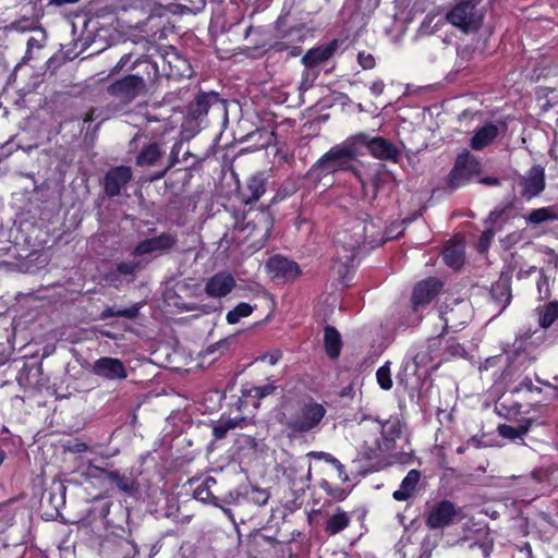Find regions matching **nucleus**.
Masks as SVG:
<instances>
[{"label": "nucleus", "mask_w": 558, "mask_h": 558, "mask_svg": "<svg viewBox=\"0 0 558 558\" xmlns=\"http://www.w3.org/2000/svg\"><path fill=\"white\" fill-rule=\"evenodd\" d=\"M557 213L555 211V207L547 206V207H541L533 209L526 217L525 221L529 225H541L546 221H553L556 220Z\"/></svg>", "instance_id": "e433bc0d"}, {"label": "nucleus", "mask_w": 558, "mask_h": 558, "mask_svg": "<svg viewBox=\"0 0 558 558\" xmlns=\"http://www.w3.org/2000/svg\"><path fill=\"white\" fill-rule=\"evenodd\" d=\"M544 286L546 287V295L545 296H547L548 295V277L542 270L539 274V279L537 281V289H538L539 293H542V289Z\"/></svg>", "instance_id": "338daca9"}, {"label": "nucleus", "mask_w": 558, "mask_h": 558, "mask_svg": "<svg viewBox=\"0 0 558 558\" xmlns=\"http://www.w3.org/2000/svg\"><path fill=\"white\" fill-rule=\"evenodd\" d=\"M165 150L161 145L153 142L144 146L135 158V165L138 167H153L156 166L159 159L163 156Z\"/></svg>", "instance_id": "b1692460"}, {"label": "nucleus", "mask_w": 558, "mask_h": 558, "mask_svg": "<svg viewBox=\"0 0 558 558\" xmlns=\"http://www.w3.org/2000/svg\"><path fill=\"white\" fill-rule=\"evenodd\" d=\"M132 178L133 172L129 166H116L110 168L102 180L105 194L110 198L119 196Z\"/></svg>", "instance_id": "ddd939ff"}, {"label": "nucleus", "mask_w": 558, "mask_h": 558, "mask_svg": "<svg viewBox=\"0 0 558 558\" xmlns=\"http://www.w3.org/2000/svg\"><path fill=\"white\" fill-rule=\"evenodd\" d=\"M138 75H132L130 72L118 80L112 81L107 87L106 93L119 101L122 106L131 105L137 97L145 94L144 80L149 78Z\"/></svg>", "instance_id": "1a4fd4ad"}, {"label": "nucleus", "mask_w": 558, "mask_h": 558, "mask_svg": "<svg viewBox=\"0 0 558 558\" xmlns=\"http://www.w3.org/2000/svg\"><path fill=\"white\" fill-rule=\"evenodd\" d=\"M280 359V351H269L259 357L262 362L268 363L269 365H275Z\"/></svg>", "instance_id": "bf43d9fd"}, {"label": "nucleus", "mask_w": 558, "mask_h": 558, "mask_svg": "<svg viewBox=\"0 0 558 558\" xmlns=\"http://www.w3.org/2000/svg\"><path fill=\"white\" fill-rule=\"evenodd\" d=\"M236 282L228 271H219L207 279L204 291L210 298H225L232 292Z\"/></svg>", "instance_id": "f3484780"}, {"label": "nucleus", "mask_w": 558, "mask_h": 558, "mask_svg": "<svg viewBox=\"0 0 558 558\" xmlns=\"http://www.w3.org/2000/svg\"><path fill=\"white\" fill-rule=\"evenodd\" d=\"M442 286V282L435 277L417 282L412 292V310L417 312L421 307L427 306L439 294Z\"/></svg>", "instance_id": "4468645a"}, {"label": "nucleus", "mask_w": 558, "mask_h": 558, "mask_svg": "<svg viewBox=\"0 0 558 558\" xmlns=\"http://www.w3.org/2000/svg\"><path fill=\"white\" fill-rule=\"evenodd\" d=\"M246 417L243 415H236L229 417L222 415L213 427V436L215 439H223L227 434L235 428H243L246 425Z\"/></svg>", "instance_id": "5701e85b"}, {"label": "nucleus", "mask_w": 558, "mask_h": 558, "mask_svg": "<svg viewBox=\"0 0 558 558\" xmlns=\"http://www.w3.org/2000/svg\"><path fill=\"white\" fill-rule=\"evenodd\" d=\"M311 456H317V457H325L327 461L331 462L336 469L338 470L339 472V476L342 477L343 481H347V475L344 474V466L340 463L339 460H337L336 458L331 457L330 454H326V453H316V452H311L310 453Z\"/></svg>", "instance_id": "603ef678"}, {"label": "nucleus", "mask_w": 558, "mask_h": 558, "mask_svg": "<svg viewBox=\"0 0 558 558\" xmlns=\"http://www.w3.org/2000/svg\"><path fill=\"white\" fill-rule=\"evenodd\" d=\"M535 423L536 420L534 418H523L517 426L500 424L498 425L497 430L501 437L514 440L522 438Z\"/></svg>", "instance_id": "7c9ffc66"}, {"label": "nucleus", "mask_w": 558, "mask_h": 558, "mask_svg": "<svg viewBox=\"0 0 558 558\" xmlns=\"http://www.w3.org/2000/svg\"><path fill=\"white\" fill-rule=\"evenodd\" d=\"M254 137H258L254 144L255 149L267 148L269 145L276 142L277 133L275 130L268 131L265 128H256L255 131L243 136L242 141L247 142Z\"/></svg>", "instance_id": "f704fd0d"}, {"label": "nucleus", "mask_w": 558, "mask_h": 558, "mask_svg": "<svg viewBox=\"0 0 558 558\" xmlns=\"http://www.w3.org/2000/svg\"><path fill=\"white\" fill-rule=\"evenodd\" d=\"M119 71L130 72L132 75H138L149 78L144 80V92H147L148 84H154L160 76L159 66L157 62L153 61L150 57L144 53H136L130 51L121 56V59L117 65L111 70V73H118Z\"/></svg>", "instance_id": "20e7f679"}, {"label": "nucleus", "mask_w": 558, "mask_h": 558, "mask_svg": "<svg viewBox=\"0 0 558 558\" xmlns=\"http://www.w3.org/2000/svg\"><path fill=\"white\" fill-rule=\"evenodd\" d=\"M178 243V235L174 232H162L157 236H151L140 241L133 248V256H144L149 254H168Z\"/></svg>", "instance_id": "f8f14e48"}, {"label": "nucleus", "mask_w": 558, "mask_h": 558, "mask_svg": "<svg viewBox=\"0 0 558 558\" xmlns=\"http://www.w3.org/2000/svg\"><path fill=\"white\" fill-rule=\"evenodd\" d=\"M498 135V128L494 123H487L475 131L470 145L474 150H482L488 146Z\"/></svg>", "instance_id": "393cba45"}, {"label": "nucleus", "mask_w": 558, "mask_h": 558, "mask_svg": "<svg viewBox=\"0 0 558 558\" xmlns=\"http://www.w3.org/2000/svg\"><path fill=\"white\" fill-rule=\"evenodd\" d=\"M371 89V93L374 95V96H379L384 93V89H385V84L383 81H375L373 82V84L371 85L369 87Z\"/></svg>", "instance_id": "69168bd1"}, {"label": "nucleus", "mask_w": 558, "mask_h": 558, "mask_svg": "<svg viewBox=\"0 0 558 558\" xmlns=\"http://www.w3.org/2000/svg\"><path fill=\"white\" fill-rule=\"evenodd\" d=\"M186 4L185 8L193 13L201 12L205 5L207 0H185Z\"/></svg>", "instance_id": "13d9d810"}, {"label": "nucleus", "mask_w": 558, "mask_h": 558, "mask_svg": "<svg viewBox=\"0 0 558 558\" xmlns=\"http://www.w3.org/2000/svg\"><path fill=\"white\" fill-rule=\"evenodd\" d=\"M505 211H506L505 208L495 209V210L490 211L485 222L493 226L505 214Z\"/></svg>", "instance_id": "e2e57ef3"}, {"label": "nucleus", "mask_w": 558, "mask_h": 558, "mask_svg": "<svg viewBox=\"0 0 558 558\" xmlns=\"http://www.w3.org/2000/svg\"><path fill=\"white\" fill-rule=\"evenodd\" d=\"M495 229L493 227L485 229L480 235L477 247L481 253H484L490 246L493 239L495 236Z\"/></svg>", "instance_id": "09e8293b"}, {"label": "nucleus", "mask_w": 558, "mask_h": 558, "mask_svg": "<svg viewBox=\"0 0 558 558\" xmlns=\"http://www.w3.org/2000/svg\"><path fill=\"white\" fill-rule=\"evenodd\" d=\"M37 28L38 27L36 26V22L27 16H23L19 20H15L9 26V29L15 31L19 33L32 32V31H36Z\"/></svg>", "instance_id": "a18cd8bd"}, {"label": "nucleus", "mask_w": 558, "mask_h": 558, "mask_svg": "<svg viewBox=\"0 0 558 558\" xmlns=\"http://www.w3.org/2000/svg\"><path fill=\"white\" fill-rule=\"evenodd\" d=\"M107 480L120 492L133 494L136 489V481L131 473L119 471H105Z\"/></svg>", "instance_id": "bb28decb"}, {"label": "nucleus", "mask_w": 558, "mask_h": 558, "mask_svg": "<svg viewBox=\"0 0 558 558\" xmlns=\"http://www.w3.org/2000/svg\"><path fill=\"white\" fill-rule=\"evenodd\" d=\"M520 185L522 186L521 195L525 199L530 201L539 195L546 186L545 169L541 165H534L521 179Z\"/></svg>", "instance_id": "dca6fc26"}, {"label": "nucleus", "mask_w": 558, "mask_h": 558, "mask_svg": "<svg viewBox=\"0 0 558 558\" xmlns=\"http://www.w3.org/2000/svg\"><path fill=\"white\" fill-rule=\"evenodd\" d=\"M94 373L108 379H122L126 376L123 364L111 357L99 359L94 365Z\"/></svg>", "instance_id": "412c9836"}, {"label": "nucleus", "mask_w": 558, "mask_h": 558, "mask_svg": "<svg viewBox=\"0 0 558 558\" xmlns=\"http://www.w3.org/2000/svg\"><path fill=\"white\" fill-rule=\"evenodd\" d=\"M558 319V301H550L544 305L539 313V325L549 328Z\"/></svg>", "instance_id": "ea45409f"}, {"label": "nucleus", "mask_w": 558, "mask_h": 558, "mask_svg": "<svg viewBox=\"0 0 558 558\" xmlns=\"http://www.w3.org/2000/svg\"><path fill=\"white\" fill-rule=\"evenodd\" d=\"M523 389H525V390H527V391H531V392L536 391V392H538V393L542 391V390H541V388H538V387L534 386V385H533V383H532V379H531V378H527V377H526V378H524V379H523V380H522V381H521V383H520V384L514 388V391H515V392H519V391H521V390H523Z\"/></svg>", "instance_id": "4d7b16f0"}, {"label": "nucleus", "mask_w": 558, "mask_h": 558, "mask_svg": "<svg viewBox=\"0 0 558 558\" xmlns=\"http://www.w3.org/2000/svg\"><path fill=\"white\" fill-rule=\"evenodd\" d=\"M264 268L269 279L277 284L292 283L302 276L300 265L280 253L269 256Z\"/></svg>", "instance_id": "9d476101"}, {"label": "nucleus", "mask_w": 558, "mask_h": 558, "mask_svg": "<svg viewBox=\"0 0 558 558\" xmlns=\"http://www.w3.org/2000/svg\"><path fill=\"white\" fill-rule=\"evenodd\" d=\"M481 173L482 163L478 157L464 149L458 154L454 165L446 178V184L450 190H458L471 183Z\"/></svg>", "instance_id": "39448f33"}, {"label": "nucleus", "mask_w": 558, "mask_h": 558, "mask_svg": "<svg viewBox=\"0 0 558 558\" xmlns=\"http://www.w3.org/2000/svg\"><path fill=\"white\" fill-rule=\"evenodd\" d=\"M193 496L198 501H202L204 504H210V505L219 508L233 524H236L235 514H234L233 510H231L228 507H225V505L220 501V498L216 497L211 493V490L208 489V487L204 486L203 484H199L194 489Z\"/></svg>", "instance_id": "4be33fe9"}, {"label": "nucleus", "mask_w": 558, "mask_h": 558, "mask_svg": "<svg viewBox=\"0 0 558 558\" xmlns=\"http://www.w3.org/2000/svg\"><path fill=\"white\" fill-rule=\"evenodd\" d=\"M144 303L138 302L132 304L126 308H116V306H107L100 314L99 318L105 320L112 317H123L128 319H135L140 315V311L143 307Z\"/></svg>", "instance_id": "2f4dec72"}, {"label": "nucleus", "mask_w": 558, "mask_h": 558, "mask_svg": "<svg viewBox=\"0 0 558 558\" xmlns=\"http://www.w3.org/2000/svg\"><path fill=\"white\" fill-rule=\"evenodd\" d=\"M120 547L125 553V558H132L138 553L136 545L129 539H122L120 542Z\"/></svg>", "instance_id": "5fc2aeb1"}, {"label": "nucleus", "mask_w": 558, "mask_h": 558, "mask_svg": "<svg viewBox=\"0 0 558 558\" xmlns=\"http://www.w3.org/2000/svg\"><path fill=\"white\" fill-rule=\"evenodd\" d=\"M444 260L449 267L459 268L464 263V256L456 248H446L444 252Z\"/></svg>", "instance_id": "49530a36"}, {"label": "nucleus", "mask_w": 558, "mask_h": 558, "mask_svg": "<svg viewBox=\"0 0 558 558\" xmlns=\"http://www.w3.org/2000/svg\"><path fill=\"white\" fill-rule=\"evenodd\" d=\"M116 268L120 275L135 277L136 272L141 269L140 260L119 262Z\"/></svg>", "instance_id": "de8ad7c7"}, {"label": "nucleus", "mask_w": 558, "mask_h": 558, "mask_svg": "<svg viewBox=\"0 0 558 558\" xmlns=\"http://www.w3.org/2000/svg\"><path fill=\"white\" fill-rule=\"evenodd\" d=\"M357 62L363 70H372L376 65V60L372 53L361 51L357 54Z\"/></svg>", "instance_id": "8fccbe9b"}, {"label": "nucleus", "mask_w": 558, "mask_h": 558, "mask_svg": "<svg viewBox=\"0 0 558 558\" xmlns=\"http://www.w3.org/2000/svg\"><path fill=\"white\" fill-rule=\"evenodd\" d=\"M266 192L265 180L260 175H252L246 186L241 191L242 199L245 204L258 201Z\"/></svg>", "instance_id": "c85d7f7f"}, {"label": "nucleus", "mask_w": 558, "mask_h": 558, "mask_svg": "<svg viewBox=\"0 0 558 558\" xmlns=\"http://www.w3.org/2000/svg\"><path fill=\"white\" fill-rule=\"evenodd\" d=\"M481 0H460L447 13L446 20L465 34L477 32L482 26V16L476 13Z\"/></svg>", "instance_id": "6e6552de"}, {"label": "nucleus", "mask_w": 558, "mask_h": 558, "mask_svg": "<svg viewBox=\"0 0 558 558\" xmlns=\"http://www.w3.org/2000/svg\"><path fill=\"white\" fill-rule=\"evenodd\" d=\"M178 162V151H175V146L172 147V150L170 153V156H169V163L167 165V167L157 172L155 175H154V179H161L166 175V173Z\"/></svg>", "instance_id": "864d4df0"}, {"label": "nucleus", "mask_w": 558, "mask_h": 558, "mask_svg": "<svg viewBox=\"0 0 558 558\" xmlns=\"http://www.w3.org/2000/svg\"><path fill=\"white\" fill-rule=\"evenodd\" d=\"M390 363L386 362L385 365L380 366L376 372L377 383L384 390H389L392 387Z\"/></svg>", "instance_id": "c03bdc74"}, {"label": "nucleus", "mask_w": 558, "mask_h": 558, "mask_svg": "<svg viewBox=\"0 0 558 558\" xmlns=\"http://www.w3.org/2000/svg\"><path fill=\"white\" fill-rule=\"evenodd\" d=\"M375 229L372 217L368 214H362L353 218L349 227L337 233L332 268L342 286H349L360 247L365 244L373 246L380 242L375 236Z\"/></svg>", "instance_id": "f257e3e1"}, {"label": "nucleus", "mask_w": 558, "mask_h": 558, "mask_svg": "<svg viewBox=\"0 0 558 558\" xmlns=\"http://www.w3.org/2000/svg\"><path fill=\"white\" fill-rule=\"evenodd\" d=\"M163 62L162 72L168 78L180 80L192 75V68L187 60L178 52L161 56Z\"/></svg>", "instance_id": "a211bd4d"}, {"label": "nucleus", "mask_w": 558, "mask_h": 558, "mask_svg": "<svg viewBox=\"0 0 558 558\" xmlns=\"http://www.w3.org/2000/svg\"><path fill=\"white\" fill-rule=\"evenodd\" d=\"M269 493L266 489L248 486L247 504L252 502L258 507L265 506L269 500Z\"/></svg>", "instance_id": "37998d69"}, {"label": "nucleus", "mask_w": 558, "mask_h": 558, "mask_svg": "<svg viewBox=\"0 0 558 558\" xmlns=\"http://www.w3.org/2000/svg\"><path fill=\"white\" fill-rule=\"evenodd\" d=\"M421 480V473L417 470H411L402 480L399 489L393 492V498L398 501L408 500L413 496L415 488Z\"/></svg>", "instance_id": "a878e982"}, {"label": "nucleus", "mask_w": 558, "mask_h": 558, "mask_svg": "<svg viewBox=\"0 0 558 558\" xmlns=\"http://www.w3.org/2000/svg\"><path fill=\"white\" fill-rule=\"evenodd\" d=\"M221 104L220 95L216 92H199L187 106V116L202 122L211 107Z\"/></svg>", "instance_id": "2eb2a0df"}, {"label": "nucleus", "mask_w": 558, "mask_h": 558, "mask_svg": "<svg viewBox=\"0 0 558 558\" xmlns=\"http://www.w3.org/2000/svg\"><path fill=\"white\" fill-rule=\"evenodd\" d=\"M461 509L449 500L432 505L426 511L425 523L430 530H441L453 524L460 518Z\"/></svg>", "instance_id": "9b49d317"}, {"label": "nucleus", "mask_w": 558, "mask_h": 558, "mask_svg": "<svg viewBox=\"0 0 558 558\" xmlns=\"http://www.w3.org/2000/svg\"><path fill=\"white\" fill-rule=\"evenodd\" d=\"M65 449L72 453H82L87 451L88 446L85 442L75 439L73 441H69Z\"/></svg>", "instance_id": "6e6d98bb"}, {"label": "nucleus", "mask_w": 558, "mask_h": 558, "mask_svg": "<svg viewBox=\"0 0 558 558\" xmlns=\"http://www.w3.org/2000/svg\"><path fill=\"white\" fill-rule=\"evenodd\" d=\"M36 32H37V35L29 37L26 43V51L23 57L24 62H28L29 60L34 59L33 51L35 49L39 50V49L44 48L46 45V41H47L46 32L41 27H38L36 29Z\"/></svg>", "instance_id": "4c0bfd02"}, {"label": "nucleus", "mask_w": 558, "mask_h": 558, "mask_svg": "<svg viewBox=\"0 0 558 558\" xmlns=\"http://www.w3.org/2000/svg\"><path fill=\"white\" fill-rule=\"evenodd\" d=\"M351 517L348 512L338 509L326 522L325 532L328 535H336L349 526Z\"/></svg>", "instance_id": "473e14b6"}, {"label": "nucleus", "mask_w": 558, "mask_h": 558, "mask_svg": "<svg viewBox=\"0 0 558 558\" xmlns=\"http://www.w3.org/2000/svg\"><path fill=\"white\" fill-rule=\"evenodd\" d=\"M478 183L487 186H498L500 185V179L496 177H482L478 179Z\"/></svg>", "instance_id": "0e129e2a"}, {"label": "nucleus", "mask_w": 558, "mask_h": 558, "mask_svg": "<svg viewBox=\"0 0 558 558\" xmlns=\"http://www.w3.org/2000/svg\"><path fill=\"white\" fill-rule=\"evenodd\" d=\"M490 294L494 301L501 304L504 311L512 300L511 284L509 281H497L492 284Z\"/></svg>", "instance_id": "72a5a7b5"}, {"label": "nucleus", "mask_w": 558, "mask_h": 558, "mask_svg": "<svg viewBox=\"0 0 558 558\" xmlns=\"http://www.w3.org/2000/svg\"><path fill=\"white\" fill-rule=\"evenodd\" d=\"M279 390V387L274 383H266L260 386H251L242 389L243 397L253 400L255 408L259 407V403L265 398L275 395Z\"/></svg>", "instance_id": "c756f323"}, {"label": "nucleus", "mask_w": 558, "mask_h": 558, "mask_svg": "<svg viewBox=\"0 0 558 558\" xmlns=\"http://www.w3.org/2000/svg\"><path fill=\"white\" fill-rule=\"evenodd\" d=\"M324 349H342V338L336 327H324Z\"/></svg>", "instance_id": "79ce46f5"}, {"label": "nucleus", "mask_w": 558, "mask_h": 558, "mask_svg": "<svg viewBox=\"0 0 558 558\" xmlns=\"http://www.w3.org/2000/svg\"><path fill=\"white\" fill-rule=\"evenodd\" d=\"M190 351H171V354L168 356H174V369H181L182 366L179 364L180 360L185 359L189 355Z\"/></svg>", "instance_id": "680f3d73"}, {"label": "nucleus", "mask_w": 558, "mask_h": 558, "mask_svg": "<svg viewBox=\"0 0 558 558\" xmlns=\"http://www.w3.org/2000/svg\"><path fill=\"white\" fill-rule=\"evenodd\" d=\"M105 280L111 284V286H114L117 287L118 283L121 282V279H120V272L118 271L117 268L114 269H111L109 270L106 275H105Z\"/></svg>", "instance_id": "052dcab7"}, {"label": "nucleus", "mask_w": 558, "mask_h": 558, "mask_svg": "<svg viewBox=\"0 0 558 558\" xmlns=\"http://www.w3.org/2000/svg\"><path fill=\"white\" fill-rule=\"evenodd\" d=\"M446 328L459 329L470 319V304L464 301H456L452 306L446 307L441 313Z\"/></svg>", "instance_id": "6ab92c4d"}, {"label": "nucleus", "mask_w": 558, "mask_h": 558, "mask_svg": "<svg viewBox=\"0 0 558 558\" xmlns=\"http://www.w3.org/2000/svg\"><path fill=\"white\" fill-rule=\"evenodd\" d=\"M247 497H248V486L241 485V486H238L236 488H234L233 490H230L223 497H221L220 501L225 505V507H228L232 510L231 506L241 507V506L247 504Z\"/></svg>", "instance_id": "c9c22d12"}, {"label": "nucleus", "mask_w": 558, "mask_h": 558, "mask_svg": "<svg viewBox=\"0 0 558 558\" xmlns=\"http://www.w3.org/2000/svg\"><path fill=\"white\" fill-rule=\"evenodd\" d=\"M325 415L326 409L323 404L310 401L304 403L298 413L284 415L282 424L291 435L304 434L316 428Z\"/></svg>", "instance_id": "423d86ee"}, {"label": "nucleus", "mask_w": 558, "mask_h": 558, "mask_svg": "<svg viewBox=\"0 0 558 558\" xmlns=\"http://www.w3.org/2000/svg\"><path fill=\"white\" fill-rule=\"evenodd\" d=\"M258 296L263 298L266 303H267V306L269 308V313L267 314L265 320L268 322L274 313H275V310H276V301H275V298L272 294H270L267 290L265 289H262L259 292H258Z\"/></svg>", "instance_id": "3c124183"}, {"label": "nucleus", "mask_w": 558, "mask_h": 558, "mask_svg": "<svg viewBox=\"0 0 558 558\" xmlns=\"http://www.w3.org/2000/svg\"><path fill=\"white\" fill-rule=\"evenodd\" d=\"M357 158V149L354 147L352 136L344 142L331 147L310 169L308 174L322 179L339 171H349L357 174L354 162Z\"/></svg>", "instance_id": "f03ea898"}, {"label": "nucleus", "mask_w": 558, "mask_h": 558, "mask_svg": "<svg viewBox=\"0 0 558 558\" xmlns=\"http://www.w3.org/2000/svg\"><path fill=\"white\" fill-rule=\"evenodd\" d=\"M274 216L269 207L250 208L244 213L241 231L248 246L255 251L263 248L272 232Z\"/></svg>", "instance_id": "7ed1b4c3"}, {"label": "nucleus", "mask_w": 558, "mask_h": 558, "mask_svg": "<svg viewBox=\"0 0 558 558\" xmlns=\"http://www.w3.org/2000/svg\"><path fill=\"white\" fill-rule=\"evenodd\" d=\"M255 308L256 305L253 306L246 302H241L227 313L226 320L229 325H235L241 318L248 317Z\"/></svg>", "instance_id": "58836bf2"}, {"label": "nucleus", "mask_w": 558, "mask_h": 558, "mask_svg": "<svg viewBox=\"0 0 558 558\" xmlns=\"http://www.w3.org/2000/svg\"><path fill=\"white\" fill-rule=\"evenodd\" d=\"M283 474L290 480L292 485H295L296 482H303L311 480V464L305 461V459H296L291 464H289Z\"/></svg>", "instance_id": "cd10ccee"}, {"label": "nucleus", "mask_w": 558, "mask_h": 558, "mask_svg": "<svg viewBox=\"0 0 558 558\" xmlns=\"http://www.w3.org/2000/svg\"><path fill=\"white\" fill-rule=\"evenodd\" d=\"M354 147L357 149V156L362 155V148H366L367 151L377 159L390 160L398 162L400 158V150L389 140L381 136H372L365 132H360L352 135Z\"/></svg>", "instance_id": "0eeeda50"}, {"label": "nucleus", "mask_w": 558, "mask_h": 558, "mask_svg": "<svg viewBox=\"0 0 558 558\" xmlns=\"http://www.w3.org/2000/svg\"><path fill=\"white\" fill-rule=\"evenodd\" d=\"M338 48V40L333 39L325 45L310 49L303 57L302 63L306 68H315L329 60Z\"/></svg>", "instance_id": "aec40b11"}, {"label": "nucleus", "mask_w": 558, "mask_h": 558, "mask_svg": "<svg viewBox=\"0 0 558 558\" xmlns=\"http://www.w3.org/2000/svg\"><path fill=\"white\" fill-rule=\"evenodd\" d=\"M401 435V423L397 417H390L381 424V436L388 441H395Z\"/></svg>", "instance_id": "a19ab883"}, {"label": "nucleus", "mask_w": 558, "mask_h": 558, "mask_svg": "<svg viewBox=\"0 0 558 558\" xmlns=\"http://www.w3.org/2000/svg\"><path fill=\"white\" fill-rule=\"evenodd\" d=\"M475 546H477L481 550H482V554L484 556V558H488L489 557V548L486 544H477V543H472L470 545V548H474Z\"/></svg>", "instance_id": "774afa93"}]
</instances>
